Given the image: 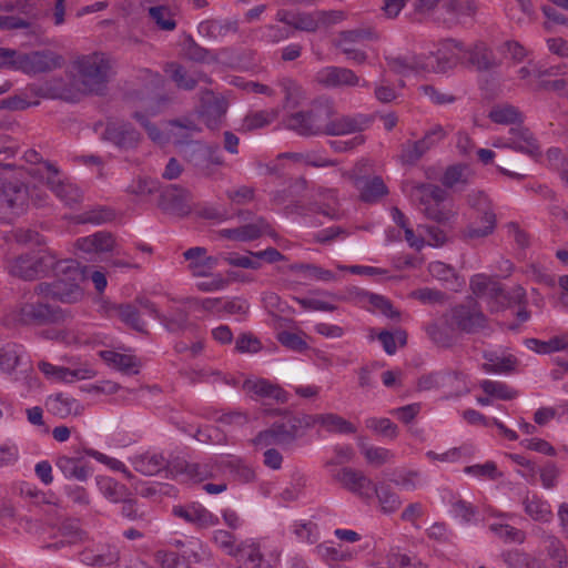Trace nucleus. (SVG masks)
<instances>
[{
    "mask_svg": "<svg viewBox=\"0 0 568 568\" xmlns=\"http://www.w3.org/2000/svg\"><path fill=\"white\" fill-rule=\"evenodd\" d=\"M315 80L318 84L335 89L343 87H364L368 88L369 83L361 79L353 70L344 67H324L317 71Z\"/></svg>",
    "mask_w": 568,
    "mask_h": 568,
    "instance_id": "f3484780",
    "label": "nucleus"
},
{
    "mask_svg": "<svg viewBox=\"0 0 568 568\" xmlns=\"http://www.w3.org/2000/svg\"><path fill=\"white\" fill-rule=\"evenodd\" d=\"M464 45L453 39L435 43L427 53H422L424 73H444L462 61Z\"/></svg>",
    "mask_w": 568,
    "mask_h": 568,
    "instance_id": "6e6552de",
    "label": "nucleus"
},
{
    "mask_svg": "<svg viewBox=\"0 0 568 568\" xmlns=\"http://www.w3.org/2000/svg\"><path fill=\"white\" fill-rule=\"evenodd\" d=\"M311 418L313 419L312 427L320 425L329 433L354 434L356 432V427L352 423L337 414H315L311 415Z\"/></svg>",
    "mask_w": 568,
    "mask_h": 568,
    "instance_id": "79ce46f5",
    "label": "nucleus"
},
{
    "mask_svg": "<svg viewBox=\"0 0 568 568\" xmlns=\"http://www.w3.org/2000/svg\"><path fill=\"white\" fill-rule=\"evenodd\" d=\"M97 487L99 491L106 498L110 503L118 504L123 501L126 497L130 496V491L124 484L119 483L112 477L109 476H98L95 478Z\"/></svg>",
    "mask_w": 568,
    "mask_h": 568,
    "instance_id": "49530a36",
    "label": "nucleus"
},
{
    "mask_svg": "<svg viewBox=\"0 0 568 568\" xmlns=\"http://www.w3.org/2000/svg\"><path fill=\"white\" fill-rule=\"evenodd\" d=\"M419 390H443L444 398L460 396L466 388L465 377L462 373L453 371H438L425 374L418 378Z\"/></svg>",
    "mask_w": 568,
    "mask_h": 568,
    "instance_id": "1a4fd4ad",
    "label": "nucleus"
},
{
    "mask_svg": "<svg viewBox=\"0 0 568 568\" xmlns=\"http://www.w3.org/2000/svg\"><path fill=\"white\" fill-rule=\"evenodd\" d=\"M165 72L171 77L178 88L182 90H193L200 82H210L205 73L197 69H187L176 62L169 63Z\"/></svg>",
    "mask_w": 568,
    "mask_h": 568,
    "instance_id": "7c9ffc66",
    "label": "nucleus"
},
{
    "mask_svg": "<svg viewBox=\"0 0 568 568\" xmlns=\"http://www.w3.org/2000/svg\"><path fill=\"white\" fill-rule=\"evenodd\" d=\"M291 270L296 273L303 274L305 278L315 280L320 282H334L336 275L326 268L315 264L296 263L291 266Z\"/></svg>",
    "mask_w": 568,
    "mask_h": 568,
    "instance_id": "0e129e2a",
    "label": "nucleus"
},
{
    "mask_svg": "<svg viewBox=\"0 0 568 568\" xmlns=\"http://www.w3.org/2000/svg\"><path fill=\"white\" fill-rule=\"evenodd\" d=\"M74 67L78 81L85 93L101 94L111 77V59L102 52H93L79 57Z\"/></svg>",
    "mask_w": 568,
    "mask_h": 568,
    "instance_id": "20e7f679",
    "label": "nucleus"
},
{
    "mask_svg": "<svg viewBox=\"0 0 568 568\" xmlns=\"http://www.w3.org/2000/svg\"><path fill=\"white\" fill-rule=\"evenodd\" d=\"M374 496H376L381 510L384 514H394L402 505L398 494L385 483H374L373 497Z\"/></svg>",
    "mask_w": 568,
    "mask_h": 568,
    "instance_id": "603ef678",
    "label": "nucleus"
},
{
    "mask_svg": "<svg viewBox=\"0 0 568 568\" xmlns=\"http://www.w3.org/2000/svg\"><path fill=\"white\" fill-rule=\"evenodd\" d=\"M311 415H290L285 420L274 423L270 428L260 432L253 439L258 448H267L273 445L290 446L305 435L312 427Z\"/></svg>",
    "mask_w": 568,
    "mask_h": 568,
    "instance_id": "7ed1b4c3",
    "label": "nucleus"
},
{
    "mask_svg": "<svg viewBox=\"0 0 568 568\" xmlns=\"http://www.w3.org/2000/svg\"><path fill=\"white\" fill-rule=\"evenodd\" d=\"M48 409L60 418L80 415L83 410L81 403L70 395L59 393L47 399Z\"/></svg>",
    "mask_w": 568,
    "mask_h": 568,
    "instance_id": "c9c22d12",
    "label": "nucleus"
},
{
    "mask_svg": "<svg viewBox=\"0 0 568 568\" xmlns=\"http://www.w3.org/2000/svg\"><path fill=\"white\" fill-rule=\"evenodd\" d=\"M331 477L334 483L358 498L365 501L373 499L374 481L363 470L349 466L332 468Z\"/></svg>",
    "mask_w": 568,
    "mask_h": 568,
    "instance_id": "9d476101",
    "label": "nucleus"
},
{
    "mask_svg": "<svg viewBox=\"0 0 568 568\" xmlns=\"http://www.w3.org/2000/svg\"><path fill=\"white\" fill-rule=\"evenodd\" d=\"M467 202L475 214H481L483 226L478 225V221H470L462 233L463 239L480 240L493 234L497 219L489 197L481 191H473L468 194Z\"/></svg>",
    "mask_w": 568,
    "mask_h": 568,
    "instance_id": "0eeeda50",
    "label": "nucleus"
},
{
    "mask_svg": "<svg viewBox=\"0 0 568 568\" xmlns=\"http://www.w3.org/2000/svg\"><path fill=\"white\" fill-rule=\"evenodd\" d=\"M114 246V240L110 233L95 232L94 234L79 237L75 247L84 253L110 252Z\"/></svg>",
    "mask_w": 568,
    "mask_h": 568,
    "instance_id": "e433bc0d",
    "label": "nucleus"
},
{
    "mask_svg": "<svg viewBox=\"0 0 568 568\" xmlns=\"http://www.w3.org/2000/svg\"><path fill=\"white\" fill-rule=\"evenodd\" d=\"M322 115L315 110L296 112L286 119V126L304 136L322 134Z\"/></svg>",
    "mask_w": 568,
    "mask_h": 568,
    "instance_id": "bb28decb",
    "label": "nucleus"
},
{
    "mask_svg": "<svg viewBox=\"0 0 568 568\" xmlns=\"http://www.w3.org/2000/svg\"><path fill=\"white\" fill-rule=\"evenodd\" d=\"M388 68L400 75L424 73L422 53H399L396 55L385 54Z\"/></svg>",
    "mask_w": 568,
    "mask_h": 568,
    "instance_id": "2f4dec72",
    "label": "nucleus"
},
{
    "mask_svg": "<svg viewBox=\"0 0 568 568\" xmlns=\"http://www.w3.org/2000/svg\"><path fill=\"white\" fill-rule=\"evenodd\" d=\"M102 358L113 367L126 374H136L139 362L135 356L121 354L113 351H104L101 353Z\"/></svg>",
    "mask_w": 568,
    "mask_h": 568,
    "instance_id": "13d9d810",
    "label": "nucleus"
},
{
    "mask_svg": "<svg viewBox=\"0 0 568 568\" xmlns=\"http://www.w3.org/2000/svg\"><path fill=\"white\" fill-rule=\"evenodd\" d=\"M523 506L526 515L535 521L550 523L552 520L550 504L536 494L527 495L523 500Z\"/></svg>",
    "mask_w": 568,
    "mask_h": 568,
    "instance_id": "a19ab883",
    "label": "nucleus"
},
{
    "mask_svg": "<svg viewBox=\"0 0 568 568\" xmlns=\"http://www.w3.org/2000/svg\"><path fill=\"white\" fill-rule=\"evenodd\" d=\"M51 271L53 280L38 283L36 285L37 293L62 303H77L83 297L81 283L85 275L84 270L77 261L57 258Z\"/></svg>",
    "mask_w": 568,
    "mask_h": 568,
    "instance_id": "f257e3e1",
    "label": "nucleus"
},
{
    "mask_svg": "<svg viewBox=\"0 0 568 568\" xmlns=\"http://www.w3.org/2000/svg\"><path fill=\"white\" fill-rule=\"evenodd\" d=\"M133 468L142 475L154 476L169 466L162 453L145 452L131 458Z\"/></svg>",
    "mask_w": 568,
    "mask_h": 568,
    "instance_id": "f704fd0d",
    "label": "nucleus"
},
{
    "mask_svg": "<svg viewBox=\"0 0 568 568\" xmlns=\"http://www.w3.org/2000/svg\"><path fill=\"white\" fill-rule=\"evenodd\" d=\"M234 557L239 568H275L278 561L272 555L266 556L261 545L253 539L241 542Z\"/></svg>",
    "mask_w": 568,
    "mask_h": 568,
    "instance_id": "aec40b11",
    "label": "nucleus"
},
{
    "mask_svg": "<svg viewBox=\"0 0 568 568\" xmlns=\"http://www.w3.org/2000/svg\"><path fill=\"white\" fill-rule=\"evenodd\" d=\"M483 392L494 399L511 400L518 397V390L500 381L483 379L479 383Z\"/></svg>",
    "mask_w": 568,
    "mask_h": 568,
    "instance_id": "4d7b16f0",
    "label": "nucleus"
},
{
    "mask_svg": "<svg viewBox=\"0 0 568 568\" xmlns=\"http://www.w3.org/2000/svg\"><path fill=\"white\" fill-rule=\"evenodd\" d=\"M369 124V119L363 114L343 115L329 120L322 124V134L326 135H347L365 130Z\"/></svg>",
    "mask_w": 568,
    "mask_h": 568,
    "instance_id": "393cba45",
    "label": "nucleus"
},
{
    "mask_svg": "<svg viewBox=\"0 0 568 568\" xmlns=\"http://www.w3.org/2000/svg\"><path fill=\"white\" fill-rule=\"evenodd\" d=\"M356 187L359 191L361 200L364 202H375L387 194V187L378 176L357 179Z\"/></svg>",
    "mask_w": 568,
    "mask_h": 568,
    "instance_id": "864d4df0",
    "label": "nucleus"
},
{
    "mask_svg": "<svg viewBox=\"0 0 568 568\" xmlns=\"http://www.w3.org/2000/svg\"><path fill=\"white\" fill-rule=\"evenodd\" d=\"M39 180L44 183L58 199H60L65 205H73L81 200L80 190L72 183L63 181L59 176V170L48 163H42L33 172Z\"/></svg>",
    "mask_w": 568,
    "mask_h": 568,
    "instance_id": "9b49d317",
    "label": "nucleus"
},
{
    "mask_svg": "<svg viewBox=\"0 0 568 568\" xmlns=\"http://www.w3.org/2000/svg\"><path fill=\"white\" fill-rule=\"evenodd\" d=\"M189 193L176 185L165 187L160 195L159 206L169 214L185 215L190 211Z\"/></svg>",
    "mask_w": 568,
    "mask_h": 568,
    "instance_id": "c85d7f7f",
    "label": "nucleus"
},
{
    "mask_svg": "<svg viewBox=\"0 0 568 568\" xmlns=\"http://www.w3.org/2000/svg\"><path fill=\"white\" fill-rule=\"evenodd\" d=\"M447 192L434 184H420L413 189L412 199L428 219L446 223L455 216Z\"/></svg>",
    "mask_w": 568,
    "mask_h": 568,
    "instance_id": "39448f33",
    "label": "nucleus"
},
{
    "mask_svg": "<svg viewBox=\"0 0 568 568\" xmlns=\"http://www.w3.org/2000/svg\"><path fill=\"white\" fill-rule=\"evenodd\" d=\"M148 16L155 27L161 31H173L178 23L175 20V11L168 6L158 4L148 8Z\"/></svg>",
    "mask_w": 568,
    "mask_h": 568,
    "instance_id": "5fc2aeb1",
    "label": "nucleus"
},
{
    "mask_svg": "<svg viewBox=\"0 0 568 568\" xmlns=\"http://www.w3.org/2000/svg\"><path fill=\"white\" fill-rule=\"evenodd\" d=\"M239 23L235 19H207L199 23L197 32L210 40H219L230 33H236Z\"/></svg>",
    "mask_w": 568,
    "mask_h": 568,
    "instance_id": "72a5a7b5",
    "label": "nucleus"
},
{
    "mask_svg": "<svg viewBox=\"0 0 568 568\" xmlns=\"http://www.w3.org/2000/svg\"><path fill=\"white\" fill-rule=\"evenodd\" d=\"M155 557L162 568H191L201 559L194 544L183 545V551L160 550Z\"/></svg>",
    "mask_w": 568,
    "mask_h": 568,
    "instance_id": "cd10ccee",
    "label": "nucleus"
},
{
    "mask_svg": "<svg viewBox=\"0 0 568 568\" xmlns=\"http://www.w3.org/2000/svg\"><path fill=\"white\" fill-rule=\"evenodd\" d=\"M424 331L436 346L448 348L453 345L452 328L446 321H432L424 325Z\"/></svg>",
    "mask_w": 568,
    "mask_h": 568,
    "instance_id": "6e6d98bb",
    "label": "nucleus"
},
{
    "mask_svg": "<svg viewBox=\"0 0 568 568\" xmlns=\"http://www.w3.org/2000/svg\"><path fill=\"white\" fill-rule=\"evenodd\" d=\"M290 529L300 542L315 544L320 538L317 525L312 521L296 520Z\"/></svg>",
    "mask_w": 568,
    "mask_h": 568,
    "instance_id": "338daca9",
    "label": "nucleus"
},
{
    "mask_svg": "<svg viewBox=\"0 0 568 568\" xmlns=\"http://www.w3.org/2000/svg\"><path fill=\"white\" fill-rule=\"evenodd\" d=\"M470 288L478 297H489L499 300V295H504L500 284L485 274H475L470 278Z\"/></svg>",
    "mask_w": 568,
    "mask_h": 568,
    "instance_id": "8fccbe9b",
    "label": "nucleus"
},
{
    "mask_svg": "<svg viewBox=\"0 0 568 568\" xmlns=\"http://www.w3.org/2000/svg\"><path fill=\"white\" fill-rule=\"evenodd\" d=\"M484 358L486 362L481 368L487 374L507 375L513 373L517 366V358L514 355L499 356L489 352L484 354Z\"/></svg>",
    "mask_w": 568,
    "mask_h": 568,
    "instance_id": "de8ad7c7",
    "label": "nucleus"
},
{
    "mask_svg": "<svg viewBox=\"0 0 568 568\" xmlns=\"http://www.w3.org/2000/svg\"><path fill=\"white\" fill-rule=\"evenodd\" d=\"M242 389L253 399L268 398L277 404H286L290 399V395L285 389L265 378H246L242 384Z\"/></svg>",
    "mask_w": 568,
    "mask_h": 568,
    "instance_id": "412c9836",
    "label": "nucleus"
},
{
    "mask_svg": "<svg viewBox=\"0 0 568 568\" xmlns=\"http://www.w3.org/2000/svg\"><path fill=\"white\" fill-rule=\"evenodd\" d=\"M169 139L173 144H186L201 131L200 126L191 119L184 118L168 123Z\"/></svg>",
    "mask_w": 568,
    "mask_h": 568,
    "instance_id": "58836bf2",
    "label": "nucleus"
},
{
    "mask_svg": "<svg viewBox=\"0 0 568 568\" xmlns=\"http://www.w3.org/2000/svg\"><path fill=\"white\" fill-rule=\"evenodd\" d=\"M172 514L175 517L183 519L185 523L197 527H211L219 523L217 516L199 503L175 505L172 508Z\"/></svg>",
    "mask_w": 568,
    "mask_h": 568,
    "instance_id": "a878e982",
    "label": "nucleus"
},
{
    "mask_svg": "<svg viewBox=\"0 0 568 568\" xmlns=\"http://www.w3.org/2000/svg\"><path fill=\"white\" fill-rule=\"evenodd\" d=\"M27 197L28 191L22 183L2 182L0 184V223H8L20 214Z\"/></svg>",
    "mask_w": 568,
    "mask_h": 568,
    "instance_id": "4468645a",
    "label": "nucleus"
},
{
    "mask_svg": "<svg viewBox=\"0 0 568 568\" xmlns=\"http://www.w3.org/2000/svg\"><path fill=\"white\" fill-rule=\"evenodd\" d=\"M510 134L511 138L509 146L511 149L521 153H526L530 156H537L540 154L537 140L534 138L529 130L523 128H513L510 130Z\"/></svg>",
    "mask_w": 568,
    "mask_h": 568,
    "instance_id": "a18cd8bd",
    "label": "nucleus"
},
{
    "mask_svg": "<svg viewBox=\"0 0 568 568\" xmlns=\"http://www.w3.org/2000/svg\"><path fill=\"white\" fill-rule=\"evenodd\" d=\"M450 318L458 329L466 333L478 331L486 322V317L473 301L454 307L450 311Z\"/></svg>",
    "mask_w": 568,
    "mask_h": 568,
    "instance_id": "4be33fe9",
    "label": "nucleus"
},
{
    "mask_svg": "<svg viewBox=\"0 0 568 568\" xmlns=\"http://www.w3.org/2000/svg\"><path fill=\"white\" fill-rule=\"evenodd\" d=\"M362 454L367 464L374 467H382L383 465L394 463L395 453L388 448L379 446H363Z\"/></svg>",
    "mask_w": 568,
    "mask_h": 568,
    "instance_id": "e2e57ef3",
    "label": "nucleus"
},
{
    "mask_svg": "<svg viewBox=\"0 0 568 568\" xmlns=\"http://www.w3.org/2000/svg\"><path fill=\"white\" fill-rule=\"evenodd\" d=\"M59 65V59L48 52L23 53L17 57L16 70H20L28 74H37L48 72Z\"/></svg>",
    "mask_w": 568,
    "mask_h": 568,
    "instance_id": "b1692460",
    "label": "nucleus"
},
{
    "mask_svg": "<svg viewBox=\"0 0 568 568\" xmlns=\"http://www.w3.org/2000/svg\"><path fill=\"white\" fill-rule=\"evenodd\" d=\"M284 94V106L296 108L303 99L302 87L291 78H282L277 81Z\"/></svg>",
    "mask_w": 568,
    "mask_h": 568,
    "instance_id": "69168bd1",
    "label": "nucleus"
},
{
    "mask_svg": "<svg viewBox=\"0 0 568 568\" xmlns=\"http://www.w3.org/2000/svg\"><path fill=\"white\" fill-rule=\"evenodd\" d=\"M55 466L67 479L85 481L91 474V468L83 460L69 456H60Z\"/></svg>",
    "mask_w": 568,
    "mask_h": 568,
    "instance_id": "37998d69",
    "label": "nucleus"
},
{
    "mask_svg": "<svg viewBox=\"0 0 568 568\" xmlns=\"http://www.w3.org/2000/svg\"><path fill=\"white\" fill-rule=\"evenodd\" d=\"M491 516L496 517L497 520L488 525L489 531L496 537L504 540L505 542H518L523 544L526 539V534L509 525V520L514 518L510 513H491Z\"/></svg>",
    "mask_w": 568,
    "mask_h": 568,
    "instance_id": "473e14b6",
    "label": "nucleus"
},
{
    "mask_svg": "<svg viewBox=\"0 0 568 568\" xmlns=\"http://www.w3.org/2000/svg\"><path fill=\"white\" fill-rule=\"evenodd\" d=\"M225 457L210 458L199 463L178 462L173 465L176 476L194 483L219 478L224 473Z\"/></svg>",
    "mask_w": 568,
    "mask_h": 568,
    "instance_id": "ddd939ff",
    "label": "nucleus"
},
{
    "mask_svg": "<svg viewBox=\"0 0 568 568\" xmlns=\"http://www.w3.org/2000/svg\"><path fill=\"white\" fill-rule=\"evenodd\" d=\"M544 550L535 555L538 568H567L568 556L562 541L555 535L542 530L540 536Z\"/></svg>",
    "mask_w": 568,
    "mask_h": 568,
    "instance_id": "dca6fc26",
    "label": "nucleus"
},
{
    "mask_svg": "<svg viewBox=\"0 0 568 568\" xmlns=\"http://www.w3.org/2000/svg\"><path fill=\"white\" fill-rule=\"evenodd\" d=\"M58 256L49 248H39L20 254L8 262L10 275L24 281L44 277L55 264Z\"/></svg>",
    "mask_w": 568,
    "mask_h": 568,
    "instance_id": "423d86ee",
    "label": "nucleus"
},
{
    "mask_svg": "<svg viewBox=\"0 0 568 568\" xmlns=\"http://www.w3.org/2000/svg\"><path fill=\"white\" fill-rule=\"evenodd\" d=\"M477 70H488L495 65L493 52L483 42L476 43L471 49L462 52V61L466 60Z\"/></svg>",
    "mask_w": 568,
    "mask_h": 568,
    "instance_id": "09e8293b",
    "label": "nucleus"
},
{
    "mask_svg": "<svg viewBox=\"0 0 568 568\" xmlns=\"http://www.w3.org/2000/svg\"><path fill=\"white\" fill-rule=\"evenodd\" d=\"M378 34L373 29H354L338 34L336 47L348 61L361 65L367 62L368 55L361 47L365 41L376 40Z\"/></svg>",
    "mask_w": 568,
    "mask_h": 568,
    "instance_id": "f8f14e48",
    "label": "nucleus"
},
{
    "mask_svg": "<svg viewBox=\"0 0 568 568\" xmlns=\"http://www.w3.org/2000/svg\"><path fill=\"white\" fill-rule=\"evenodd\" d=\"M42 294L36 292L26 293L16 308V320L28 326H44L61 324L67 320V313L59 306L43 302Z\"/></svg>",
    "mask_w": 568,
    "mask_h": 568,
    "instance_id": "f03ea898",
    "label": "nucleus"
},
{
    "mask_svg": "<svg viewBox=\"0 0 568 568\" xmlns=\"http://www.w3.org/2000/svg\"><path fill=\"white\" fill-rule=\"evenodd\" d=\"M102 139L110 142L121 151H129L139 145L141 134L132 126L131 123L123 121H110L106 123Z\"/></svg>",
    "mask_w": 568,
    "mask_h": 568,
    "instance_id": "6ab92c4d",
    "label": "nucleus"
},
{
    "mask_svg": "<svg viewBox=\"0 0 568 568\" xmlns=\"http://www.w3.org/2000/svg\"><path fill=\"white\" fill-rule=\"evenodd\" d=\"M24 348L16 343H8L0 347V372L11 374L22 363Z\"/></svg>",
    "mask_w": 568,
    "mask_h": 568,
    "instance_id": "3c124183",
    "label": "nucleus"
},
{
    "mask_svg": "<svg viewBox=\"0 0 568 568\" xmlns=\"http://www.w3.org/2000/svg\"><path fill=\"white\" fill-rule=\"evenodd\" d=\"M525 345L537 354H551L568 349V332L551 336L547 341L527 338Z\"/></svg>",
    "mask_w": 568,
    "mask_h": 568,
    "instance_id": "c03bdc74",
    "label": "nucleus"
},
{
    "mask_svg": "<svg viewBox=\"0 0 568 568\" xmlns=\"http://www.w3.org/2000/svg\"><path fill=\"white\" fill-rule=\"evenodd\" d=\"M320 297H296L295 301L305 311L333 312L336 310L335 301H344L342 295L329 291L318 292Z\"/></svg>",
    "mask_w": 568,
    "mask_h": 568,
    "instance_id": "ea45409f",
    "label": "nucleus"
},
{
    "mask_svg": "<svg viewBox=\"0 0 568 568\" xmlns=\"http://www.w3.org/2000/svg\"><path fill=\"white\" fill-rule=\"evenodd\" d=\"M393 483L403 490L414 491L424 485V477L419 470L402 469L395 471Z\"/></svg>",
    "mask_w": 568,
    "mask_h": 568,
    "instance_id": "680f3d73",
    "label": "nucleus"
},
{
    "mask_svg": "<svg viewBox=\"0 0 568 568\" xmlns=\"http://www.w3.org/2000/svg\"><path fill=\"white\" fill-rule=\"evenodd\" d=\"M227 111V102L222 98L209 99L203 102L200 114L206 126L211 130L217 129Z\"/></svg>",
    "mask_w": 568,
    "mask_h": 568,
    "instance_id": "4c0bfd02",
    "label": "nucleus"
},
{
    "mask_svg": "<svg viewBox=\"0 0 568 568\" xmlns=\"http://www.w3.org/2000/svg\"><path fill=\"white\" fill-rule=\"evenodd\" d=\"M471 175V171L466 164H454L446 169L443 174L442 183L447 187H454L458 184H466Z\"/></svg>",
    "mask_w": 568,
    "mask_h": 568,
    "instance_id": "774afa93",
    "label": "nucleus"
},
{
    "mask_svg": "<svg viewBox=\"0 0 568 568\" xmlns=\"http://www.w3.org/2000/svg\"><path fill=\"white\" fill-rule=\"evenodd\" d=\"M294 212L301 216L322 214L331 220L339 217L337 192L333 189L320 190L315 201L305 204L298 201L294 204Z\"/></svg>",
    "mask_w": 568,
    "mask_h": 568,
    "instance_id": "2eb2a0df",
    "label": "nucleus"
},
{
    "mask_svg": "<svg viewBox=\"0 0 568 568\" xmlns=\"http://www.w3.org/2000/svg\"><path fill=\"white\" fill-rule=\"evenodd\" d=\"M183 256L189 262L187 268L194 277L207 275L219 265V257L207 255L206 248L202 246L190 247Z\"/></svg>",
    "mask_w": 568,
    "mask_h": 568,
    "instance_id": "c756f323",
    "label": "nucleus"
},
{
    "mask_svg": "<svg viewBox=\"0 0 568 568\" xmlns=\"http://www.w3.org/2000/svg\"><path fill=\"white\" fill-rule=\"evenodd\" d=\"M503 561L508 568H538L535 555L521 549H509L501 554Z\"/></svg>",
    "mask_w": 568,
    "mask_h": 568,
    "instance_id": "052dcab7",
    "label": "nucleus"
},
{
    "mask_svg": "<svg viewBox=\"0 0 568 568\" xmlns=\"http://www.w3.org/2000/svg\"><path fill=\"white\" fill-rule=\"evenodd\" d=\"M38 367L48 379L59 383H74L77 381L90 379L95 376L94 369L88 366L69 368L42 361L38 364Z\"/></svg>",
    "mask_w": 568,
    "mask_h": 568,
    "instance_id": "5701e85b",
    "label": "nucleus"
},
{
    "mask_svg": "<svg viewBox=\"0 0 568 568\" xmlns=\"http://www.w3.org/2000/svg\"><path fill=\"white\" fill-rule=\"evenodd\" d=\"M343 18V12L334 10H314L311 12H296L293 28L298 31L314 33L341 22Z\"/></svg>",
    "mask_w": 568,
    "mask_h": 568,
    "instance_id": "a211bd4d",
    "label": "nucleus"
},
{
    "mask_svg": "<svg viewBox=\"0 0 568 568\" xmlns=\"http://www.w3.org/2000/svg\"><path fill=\"white\" fill-rule=\"evenodd\" d=\"M328 456L324 460V467L331 475L332 468H338V466H345L349 464L355 456V452L351 445H335L328 452Z\"/></svg>",
    "mask_w": 568,
    "mask_h": 568,
    "instance_id": "bf43d9fd",
    "label": "nucleus"
}]
</instances>
